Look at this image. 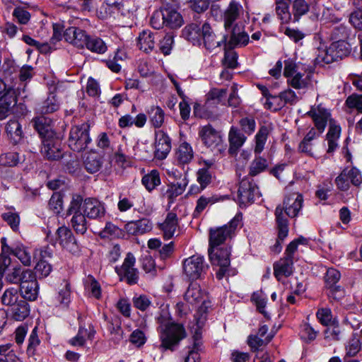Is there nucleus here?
I'll use <instances>...</instances> for the list:
<instances>
[{"label": "nucleus", "mask_w": 362, "mask_h": 362, "mask_svg": "<svg viewBox=\"0 0 362 362\" xmlns=\"http://www.w3.org/2000/svg\"><path fill=\"white\" fill-rule=\"evenodd\" d=\"M182 35L183 37L194 45H200L203 42L204 47L209 50L220 47L226 40V35L218 40L211 26L207 22L204 23L202 25L190 23L182 29Z\"/></svg>", "instance_id": "1"}, {"label": "nucleus", "mask_w": 362, "mask_h": 362, "mask_svg": "<svg viewBox=\"0 0 362 362\" xmlns=\"http://www.w3.org/2000/svg\"><path fill=\"white\" fill-rule=\"evenodd\" d=\"M303 203V196L293 193L286 196L282 205H279L275 209V221L276 228L279 230V238H286L288 234V221L284 213L290 218L298 216Z\"/></svg>", "instance_id": "2"}, {"label": "nucleus", "mask_w": 362, "mask_h": 362, "mask_svg": "<svg viewBox=\"0 0 362 362\" xmlns=\"http://www.w3.org/2000/svg\"><path fill=\"white\" fill-rule=\"evenodd\" d=\"M183 23L182 15L172 7H163L155 11L150 19L151 25L157 30L163 27L177 29L182 25Z\"/></svg>", "instance_id": "3"}, {"label": "nucleus", "mask_w": 362, "mask_h": 362, "mask_svg": "<svg viewBox=\"0 0 362 362\" xmlns=\"http://www.w3.org/2000/svg\"><path fill=\"white\" fill-rule=\"evenodd\" d=\"M90 124L83 122L81 124L71 127L68 138V146L76 152L85 151L91 143L90 136Z\"/></svg>", "instance_id": "4"}, {"label": "nucleus", "mask_w": 362, "mask_h": 362, "mask_svg": "<svg viewBox=\"0 0 362 362\" xmlns=\"http://www.w3.org/2000/svg\"><path fill=\"white\" fill-rule=\"evenodd\" d=\"M186 337L184 327L178 323L168 322L160 326L161 346L173 351L175 346Z\"/></svg>", "instance_id": "5"}, {"label": "nucleus", "mask_w": 362, "mask_h": 362, "mask_svg": "<svg viewBox=\"0 0 362 362\" xmlns=\"http://www.w3.org/2000/svg\"><path fill=\"white\" fill-rule=\"evenodd\" d=\"M242 216L236 215L228 224L209 230V247L216 248L230 238L237 226L240 224Z\"/></svg>", "instance_id": "6"}, {"label": "nucleus", "mask_w": 362, "mask_h": 362, "mask_svg": "<svg viewBox=\"0 0 362 362\" xmlns=\"http://www.w3.org/2000/svg\"><path fill=\"white\" fill-rule=\"evenodd\" d=\"M82 197L78 194L73 196L68 214L73 215L71 219V224L76 233L83 235L88 229L86 216L81 209Z\"/></svg>", "instance_id": "7"}, {"label": "nucleus", "mask_w": 362, "mask_h": 362, "mask_svg": "<svg viewBox=\"0 0 362 362\" xmlns=\"http://www.w3.org/2000/svg\"><path fill=\"white\" fill-rule=\"evenodd\" d=\"M184 274L190 279L196 280L202 277L209 267L204 263L203 256L195 255L186 258L182 262Z\"/></svg>", "instance_id": "8"}, {"label": "nucleus", "mask_w": 362, "mask_h": 362, "mask_svg": "<svg viewBox=\"0 0 362 362\" xmlns=\"http://www.w3.org/2000/svg\"><path fill=\"white\" fill-rule=\"evenodd\" d=\"M135 257L131 253H128L122 265L116 267L115 271L121 281H126L129 285L136 284L139 279V272L134 267Z\"/></svg>", "instance_id": "9"}, {"label": "nucleus", "mask_w": 362, "mask_h": 362, "mask_svg": "<svg viewBox=\"0 0 362 362\" xmlns=\"http://www.w3.org/2000/svg\"><path fill=\"white\" fill-rule=\"evenodd\" d=\"M57 241L61 247L74 255H79L81 247L72 231L66 226L59 227L57 230Z\"/></svg>", "instance_id": "10"}, {"label": "nucleus", "mask_w": 362, "mask_h": 362, "mask_svg": "<svg viewBox=\"0 0 362 362\" xmlns=\"http://www.w3.org/2000/svg\"><path fill=\"white\" fill-rule=\"evenodd\" d=\"M259 197L258 187L249 178H243L239 184L238 198L240 204L246 205L254 202Z\"/></svg>", "instance_id": "11"}, {"label": "nucleus", "mask_w": 362, "mask_h": 362, "mask_svg": "<svg viewBox=\"0 0 362 362\" xmlns=\"http://www.w3.org/2000/svg\"><path fill=\"white\" fill-rule=\"evenodd\" d=\"M153 157L158 160H164L169 154L171 148V139L163 130L155 132Z\"/></svg>", "instance_id": "12"}, {"label": "nucleus", "mask_w": 362, "mask_h": 362, "mask_svg": "<svg viewBox=\"0 0 362 362\" xmlns=\"http://www.w3.org/2000/svg\"><path fill=\"white\" fill-rule=\"evenodd\" d=\"M42 155L49 160H58L63 157L61 142L53 137L44 138L41 147Z\"/></svg>", "instance_id": "13"}, {"label": "nucleus", "mask_w": 362, "mask_h": 362, "mask_svg": "<svg viewBox=\"0 0 362 362\" xmlns=\"http://www.w3.org/2000/svg\"><path fill=\"white\" fill-rule=\"evenodd\" d=\"M81 209L90 219H100L105 214L104 204L93 198L82 199Z\"/></svg>", "instance_id": "14"}, {"label": "nucleus", "mask_w": 362, "mask_h": 362, "mask_svg": "<svg viewBox=\"0 0 362 362\" xmlns=\"http://www.w3.org/2000/svg\"><path fill=\"white\" fill-rule=\"evenodd\" d=\"M307 115L313 119L315 126L320 134L325 131L327 122L331 117L329 111L322 107V105L313 107L308 112Z\"/></svg>", "instance_id": "15"}, {"label": "nucleus", "mask_w": 362, "mask_h": 362, "mask_svg": "<svg viewBox=\"0 0 362 362\" xmlns=\"http://www.w3.org/2000/svg\"><path fill=\"white\" fill-rule=\"evenodd\" d=\"M65 40L76 47L83 48L88 40L86 32L77 27H69L64 32Z\"/></svg>", "instance_id": "16"}, {"label": "nucleus", "mask_w": 362, "mask_h": 362, "mask_svg": "<svg viewBox=\"0 0 362 362\" xmlns=\"http://www.w3.org/2000/svg\"><path fill=\"white\" fill-rule=\"evenodd\" d=\"M17 103L15 88H8L0 97V119L7 117L13 111Z\"/></svg>", "instance_id": "17"}, {"label": "nucleus", "mask_w": 362, "mask_h": 362, "mask_svg": "<svg viewBox=\"0 0 362 362\" xmlns=\"http://www.w3.org/2000/svg\"><path fill=\"white\" fill-rule=\"evenodd\" d=\"M209 259L213 265L230 266V249L227 246L216 248L209 247Z\"/></svg>", "instance_id": "18"}, {"label": "nucleus", "mask_w": 362, "mask_h": 362, "mask_svg": "<svg viewBox=\"0 0 362 362\" xmlns=\"http://www.w3.org/2000/svg\"><path fill=\"white\" fill-rule=\"evenodd\" d=\"M199 135L204 145L211 148L218 146L222 141L220 133L210 124L202 127Z\"/></svg>", "instance_id": "19"}, {"label": "nucleus", "mask_w": 362, "mask_h": 362, "mask_svg": "<svg viewBox=\"0 0 362 362\" xmlns=\"http://www.w3.org/2000/svg\"><path fill=\"white\" fill-rule=\"evenodd\" d=\"M123 7V0H106L100 6L96 14L98 18L105 20L116 12L121 11Z\"/></svg>", "instance_id": "20"}, {"label": "nucleus", "mask_w": 362, "mask_h": 362, "mask_svg": "<svg viewBox=\"0 0 362 362\" xmlns=\"http://www.w3.org/2000/svg\"><path fill=\"white\" fill-rule=\"evenodd\" d=\"M274 275L278 281L283 277H288L293 273V260L284 257L275 262L273 265Z\"/></svg>", "instance_id": "21"}, {"label": "nucleus", "mask_w": 362, "mask_h": 362, "mask_svg": "<svg viewBox=\"0 0 362 362\" xmlns=\"http://www.w3.org/2000/svg\"><path fill=\"white\" fill-rule=\"evenodd\" d=\"M152 222L148 218L129 221L124 226L126 231L133 235L148 233L152 230Z\"/></svg>", "instance_id": "22"}, {"label": "nucleus", "mask_w": 362, "mask_h": 362, "mask_svg": "<svg viewBox=\"0 0 362 362\" xmlns=\"http://www.w3.org/2000/svg\"><path fill=\"white\" fill-rule=\"evenodd\" d=\"M178 226V219L176 214L170 212L167 214L165 221L160 224V229L163 232V238L165 240L172 238Z\"/></svg>", "instance_id": "23"}, {"label": "nucleus", "mask_w": 362, "mask_h": 362, "mask_svg": "<svg viewBox=\"0 0 362 362\" xmlns=\"http://www.w3.org/2000/svg\"><path fill=\"white\" fill-rule=\"evenodd\" d=\"M194 158V151L189 144L181 143L175 151V159L178 165L189 164Z\"/></svg>", "instance_id": "24"}, {"label": "nucleus", "mask_w": 362, "mask_h": 362, "mask_svg": "<svg viewBox=\"0 0 362 362\" xmlns=\"http://www.w3.org/2000/svg\"><path fill=\"white\" fill-rule=\"evenodd\" d=\"M205 294L199 284L192 282L185 293L184 299L189 304L196 305L204 299Z\"/></svg>", "instance_id": "25"}, {"label": "nucleus", "mask_w": 362, "mask_h": 362, "mask_svg": "<svg viewBox=\"0 0 362 362\" xmlns=\"http://www.w3.org/2000/svg\"><path fill=\"white\" fill-rule=\"evenodd\" d=\"M247 137L244 134L235 127H232L228 133V141L230 144L229 153L235 154L239 148L244 144Z\"/></svg>", "instance_id": "26"}, {"label": "nucleus", "mask_w": 362, "mask_h": 362, "mask_svg": "<svg viewBox=\"0 0 362 362\" xmlns=\"http://www.w3.org/2000/svg\"><path fill=\"white\" fill-rule=\"evenodd\" d=\"M273 129L272 124L262 125L255 135V146L254 152L255 155H259L264 148V145L269 134Z\"/></svg>", "instance_id": "27"}, {"label": "nucleus", "mask_w": 362, "mask_h": 362, "mask_svg": "<svg viewBox=\"0 0 362 362\" xmlns=\"http://www.w3.org/2000/svg\"><path fill=\"white\" fill-rule=\"evenodd\" d=\"M241 9V6L235 1H231L224 12L223 19H224V27L226 30L230 29L233 23L238 19L240 11Z\"/></svg>", "instance_id": "28"}, {"label": "nucleus", "mask_w": 362, "mask_h": 362, "mask_svg": "<svg viewBox=\"0 0 362 362\" xmlns=\"http://www.w3.org/2000/svg\"><path fill=\"white\" fill-rule=\"evenodd\" d=\"M11 317L16 321H22L30 314L29 304L23 299L19 300L8 310Z\"/></svg>", "instance_id": "29"}, {"label": "nucleus", "mask_w": 362, "mask_h": 362, "mask_svg": "<svg viewBox=\"0 0 362 362\" xmlns=\"http://www.w3.org/2000/svg\"><path fill=\"white\" fill-rule=\"evenodd\" d=\"M228 199V196H221L218 194H212L206 197L205 195L201 196L197 201V206L194 212L200 214L202 212L208 205H212L216 202H223Z\"/></svg>", "instance_id": "30"}, {"label": "nucleus", "mask_w": 362, "mask_h": 362, "mask_svg": "<svg viewBox=\"0 0 362 362\" xmlns=\"http://www.w3.org/2000/svg\"><path fill=\"white\" fill-rule=\"evenodd\" d=\"M155 34L150 30H144L138 37V46L140 49L148 52L155 47Z\"/></svg>", "instance_id": "31"}, {"label": "nucleus", "mask_w": 362, "mask_h": 362, "mask_svg": "<svg viewBox=\"0 0 362 362\" xmlns=\"http://www.w3.org/2000/svg\"><path fill=\"white\" fill-rule=\"evenodd\" d=\"M6 131L13 144H18L23 138L21 124L18 120H9L6 126Z\"/></svg>", "instance_id": "32"}, {"label": "nucleus", "mask_w": 362, "mask_h": 362, "mask_svg": "<svg viewBox=\"0 0 362 362\" xmlns=\"http://www.w3.org/2000/svg\"><path fill=\"white\" fill-rule=\"evenodd\" d=\"M334 46L332 47L331 45L329 47L324 49H319L318 54L315 58V62L320 66H325L337 61L334 51Z\"/></svg>", "instance_id": "33"}, {"label": "nucleus", "mask_w": 362, "mask_h": 362, "mask_svg": "<svg viewBox=\"0 0 362 362\" xmlns=\"http://www.w3.org/2000/svg\"><path fill=\"white\" fill-rule=\"evenodd\" d=\"M276 13L282 23H288L293 21L292 14L289 11L288 4L284 0L276 1Z\"/></svg>", "instance_id": "34"}, {"label": "nucleus", "mask_w": 362, "mask_h": 362, "mask_svg": "<svg viewBox=\"0 0 362 362\" xmlns=\"http://www.w3.org/2000/svg\"><path fill=\"white\" fill-rule=\"evenodd\" d=\"M149 120L151 124L155 128H160L165 119V112L159 106H151L148 110Z\"/></svg>", "instance_id": "35"}, {"label": "nucleus", "mask_w": 362, "mask_h": 362, "mask_svg": "<svg viewBox=\"0 0 362 362\" xmlns=\"http://www.w3.org/2000/svg\"><path fill=\"white\" fill-rule=\"evenodd\" d=\"M59 108V103L54 93H51L39 106L38 110L42 114H49L57 111Z\"/></svg>", "instance_id": "36"}, {"label": "nucleus", "mask_w": 362, "mask_h": 362, "mask_svg": "<svg viewBox=\"0 0 362 362\" xmlns=\"http://www.w3.org/2000/svg\"><path fill=\"white\" fill-rule=\"evenodd\" d=\"M24 160V156H20L17 152H8L0 155V165L14 167L23 163Z\"/></svg>", "instance_id": "37"}, {"label": "nucleus", "mask_w": 362, "mask_h": 362, "mask_svg": "<svg viewBox=\"0 0 362 362\" xmlns=\"http://www.w3.org/2000/svg\"><path fill=\"white\" fill-rule=\"evenodd\" d=\"M268 166L269 162L266 158L260 156L259 155H255V158L250 165L249 175L256 176L265 171Z\"/></svg>", "instance_id": "38"}, {"label": "nucleus", "mask_w": 362, "mask_h": 362, "mask_svg": "<svg viewBox=\"0 0 362 362\" xmlns=\"http://www.w3.org/2000/svg\"><path fill=\"white\" fill-rule=\"evenodd\" d=\"M39 285L37 281L25 283L20 286V291L23 298L35 300L38 294Z\"/></svg>", "instance_id": "39"}, {"label": "nucleus", "mask_w": 362, "mask_h": 362, "mask_svg": "<svg viewBox=\"0 0 362 362\" xmlns=\"http://www.w3.org/2000/svg\"><path fill=\"white\" fill-rule=\"evenodd\" d=\"M85 47L90 52L97 54H103L107 49L104 41L96 36H89Z\"/></svg>", "instance_id": "40"}, {"label": "nucleus", "mask_w": 362, "mask_h": 362, "mask_svg": "<svg viewBox=\"0 0 362 362\" xmlns=\"http://www.w3.org/2000/svg\"><path fill=\"white\" fill-rule=\"evenodd\" d=\"M0 299L3 305L9 307L10 308L21 300L19 298L18 290L14 288L6 289Z\"/></svg>", "instance_id": "41"}, {"label": "nucleus", "mask_w": 362, "mask_h": 362, "mask_svg": "<svg viewBox=\"0 0 362 362\" xmlns=\"http://www.w3.org/2000/svg\"><path fill=\"white\" fill-rule=\"evenodd\" d=\"M11 254L16 257L24 266H30L31 264V254L28 247L22 245H18L11 250Z\"/></svg>", "instance_id": "42"}, {"label": "nucleus", "mask_w": 362, "mask_h": 362, "mask_svg": "<svg viewBox=\"0 0 362 362\" xmlns=\"http://www.w3.org/2000/svg\"><path fill=\"white\" fill-rule=\"evenodd\" d=\"M309 5L305 0H294L292 4L293 22L298 21L302 16L309 11Z\"/></svg>", "instance_id": "43"}, {"label": "nucleus", "mask_w": 362, "mask_h": 362, "mask_svg": "<svg viewBox=\"0 0 362 362\" xmlns=\"http://www.w3.org/2000/svg\"><path fill=\"white\" fill-rule=\"evenodd\" d=\"M49 122L50 120L45 117H38L33 120L34 128L44 138L49 137Z\"/></svg>", "instance_id": "44"}, {"label": "nucleus", "mask_w": 362, "mask_h": 362, "mask_svg": "<svg viewBox=\"0 0 362 362\" xmlns=\"http://www.w3.org/2000/svg\"><path fill=\"white\" fill-rule=\"evenodd\" d=\"M84 166L86 170L90 173H95L99 171L102 166L100 157L95 153L88 154L84 160Z\"/></svg>", "instance_id": "45"}, {"label": "nucleus", "mask_w": 362, "mask_h": 362, "mask_svg": "<svg viewBox=\"0 0 362 362\" xmlns=\"http://www.w3.org/2000/svg\"><path fill=\"white\" fill-rule=\"evenodd\" d=\"M141 182L148 191H152L160 184L158 172L156 170H151L150 173L142 177Z\"/></svg>", "instance_id": "46"}, {"label": "nucleus", "mask_w": 362, "mask_h": 362, "mask_svg": "<svg viewBox=\"0 0 362 362\" xmlns=\"http://www.w3.org/2000/svg\"><path fill=\"white\" fill-rule=\"evenodd\" d=\"M287 83L295 89H303L308 86L309 79L304 74L298 72L288 78Z\"/></svg>", "instance_id": "47"}, {"label": "nucleus", "mask_w": 362, "mask_h": 362, "mask_svg": "<svg viewBox=\"0 0 362 362\" xmlns=\"http://www.w3.org/2000/svg\"><path fill=\"white\" fill-rule=\"evenodd\" d=\"M107 330L110 334V340L112 341L114 344H117L122 340L123 330L118 321L115 322H108Z\"/></svg>", "instance_id": "48"}, {"label": "nucleus", "mask_w": 362, "mask_h": 362, "mask_svg": "<svg viewBox=\"0 0 362 362\" xmlns=\"http://www.w3.org/2000/svg\"><path fill=\"white\" fill-rule=\"evenodd\" d=\"M272 336L267 335L264 338L251 334L248 337L247 344L252 351H258L262 346H266L272 340Z\"/></svg>", "instance_id": "49"}, {"label": "nucleus", "mask_w": 362, "mask_h": 362, "mask_svg": "<svg viewBox=\"0 0 362 362\" xmlns=\"http://www.w3.org/2000/svg\"><path fill=\"white\" fill-rule=\"evenodd\" d=\"M84 285L86 289L90 291L91 296L97 299L101 297V287L100 284L92 276L88 275L84 280Z\"/></svg>", "instance_id": "50"}, {"label": "nucleus", "mask_w": 362, "mask_h": 362, "mask_svg": "<svg viewBox=\"0 0 362 362\" xmlns=\"http://www.w3.org/2000/svg\"><path fill=\"white\" fill-rule=\"evenodd\" d=\"M213 175V170H209L206 168H202L198 170L197 173V180L202 186V189H205L210 183H211Z\"/></svg>", "instance_id": "51"}, {"label": "nucleus", "mask_w": 362, "mask_h": 362, "mask_svg": "<svg viewBox=\"0 0 362 362\" xmlns=\"http://www.w3.org/2000/svg\"><path fill=\"white\" fill-rule=\"evenodd\" d=\"M202 303L201 306L199 308L197 315H195L197 325L198 327H202L206 320V314L208 313L209 309L211 306V303L210 300H206L204 298L202 300Z\"/></svg>", "instance_id": "52"}, {"label": "nucleus", "mask_w": 362, "mask_h": 362, "mask_svg": "<svg viewBox=\"0 0 362 362\" xmlns=\"http://www.w3.org/2000/svg\"><path fill=\"white\" fill-rule=\"evenodd\" d=\"M56 300L58 305L63 308L69 306L71 302V291L69 284H66L64 287L59 291Z\"/></svg>", "instance_id": "53"}, {"label": "nucleus", "mask_w": 362, "mask_h": 362, "mask_svg": "<svg viewBox=\"0 0 362 362\" xmlns=\"http://www.w3.org/2000/svg\"><path fill=\"white\" fill-rule=\"evenodd\" d=\"M264 106L266 109L269 110L273 112H276L282 109L285 105L282 101V99L279 95H271L265 100L264 103Z\"/></svg>", "instance_id": "54"}, {"label": "nucleus", "mask_w": 362, "mask_h": 362, "mask_svg": "<svg viewBox=\"0 0 362 362\" xmlns=\"http://www.w3.org/2000/svg\"><path fill=\"white\" fill-rule=\"evenodd\" d=\"M249 42V35L245 32L236 33L235 28L233 29L229 43L231 46H245Z\"/></svg>", "instance_id": "55"}, {"label": "nucleus", "mask_w": 362, "mask_h": 362, "mask_svg": "<svg viewBox=\"0 0 362 362\" xmlns=\"http://www.w3.org/2000/svg\"><path fill=\"white\" fill-rule=\"evenodd\" d=\"M331 46H334V53L337 60L342 59L343 57L348 55L350 52L349 45L344 40L334 41L331 44Z\"/></svg>", "instance_id": "56"}, {"label": "nucleus", "mask_w": 362, "mask_h": 362, "mask_svg": "<svg viewBox=\"0 0 362 362\" xmlns=\"http://www.w3.org/2000/svg\"><path fill=\"white\" fill-rule=\"evenodd\" d=\"M159 49L164 55L170 54L174 46V35L167 33L159 42Z\"/></svg>", "instance_id": "57"}, {"label": "nucleus", "mask_w": 362, "mask_h": 362, "mask_svg": "<svg viewBox=\"0 0 362 362\" xmlns=\"http://www.w3.org/2000/svg\"><path fill=\"white\" fill-rule=\"evenodd\" d=\"M316 316L320 323L323 325L328 326L334 324V320L332 317V311L328 308H322L318 309Z\"/></svg>", "instance_id": "58"}, {"label": "nucleus", "mask_w": 362, "mask_h": 362, "mask_svg": "<svg viewBox=\"0 0 362 362\" xmlns=\"http://www.w3.org/2000/svg\"><path fill=\"white\" fill-rule=\"evenodd\" d=\"M40 340L37 335V327H35L31 332L28 338L27 353L29 356L35 354L36 348L40 345Z\"/></svg>", "instance_id": "59"}, {"label": "nucleus", "mask_w": 362, "mask_h": 362, "mask_svg": "<svg viewBox=\"0 0 362 362\" xmlns=\"http://www.w3.org/2000/svg\"><path fill=\"white\" fill-rule=\"evenodd\" d=\"M227 93V89L226 88H212L206 94V103L210 101H215L216 103H221L225 99Z\"/></svg>", "instance_id": "60"}, {"label": "nucleus", "mask_w": 362, "mask_h": 362, "mask_svg": "<svg viewBox=\"0 0 362 362\" xmlns=\"http://www.w3.org/2000/svg\"><path fill=\"white\" fill-rule=\"evenodd\" d=\"M187 185V180L185 177L181 182L171 185L170 189L168 190V199L172 201L174 197L183 193Z\"/></svg>", "instance_id": "61"}, {"label": "nucleus", "mask_w": 362, "mask_h": 362, "mask_svg": "<svg viewBox=\"0 0 362 362\" xmlns=\"http://www.w3.org/2000/svg\"><path fill=\"white\" fill-rule=\"evenodd\" d=\"M202 342L198 339L197 334H196L194 342L192 349L189 351L187 356L185 358V362H199L200 356L199 351L200 350Z\"/></svg>", "instance_id": "62"}, {"label": "nucleus", "mask_w": 362, "mask_h": 362, "mask_svg": "<svg viewBox=\"0 0 362 362\" xmlns=\"http://www.w3.org/2000/svg\"><path fill=\"white\" fill-rule=\"evenodd\" d=\"M12 15L17 22L21 25H26L30 19V13L21 6L16 7Z\"/></svg>", "instance_id": "63"}, {"label": "nucleus", "mask_w": 362, "mask_h": 362, "mask_svg": "<svg viewBox=\"0 0 362 362\" xmlns=\"http://www.w3.org/2000/svg\"><path fill=\"white\" fill-rule=\"evenodd\" d=\"M241 129L247 135H251L255 130L256 122L253 117H245L239 121Z\"/></svg>", "instance_id": "64"}]
</instances>
